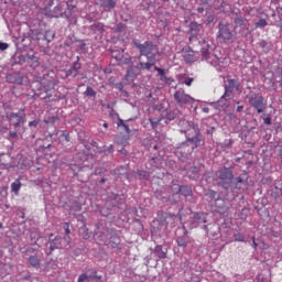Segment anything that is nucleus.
Instances as JSON below:
<instances>
[{
    "mask_svg": "<svg viewBox=\"0 0 282 282\" xmlns=\"http://www.w3.org/2000/svg\"><path fill=\"white\" fill-rule=\"evenodd\" d=\"M204 111H205V112H208V108H205Z\"/></svg>",
    "mask_w": 282,
    "mask_h": 282,
    "instance_id": "40",
    "label": "nucleus"
},
{
    "mask_svg": "<svg viewBox=\"0 0 282 282\" xmlns=\"http://www.w3.org/2000/svg\"><path fill=\"white\" fill-rule=\"evenodd\" d=\"M174 100L177 101L178 105H191L193 102V97L187 95L184 89L176 90L174 94Z\"/></svg>",
    "mask_w": 282,
    "mask_h": 282,
    "instance_id": "4",
    "label": "nucleus"
},
{
    "mask_svg": "<svg viewBox=\"0 0 282 282\" xmlns=\"http://www.w3.org/2000/svg\"><path fill=\"white\" fill-rule=\"evenodd\" d=\"M29 127H39V121H36V120L30 121Z\"/></svg>",
    "mask_w": 282,
    "mask_h": 282,
    "instance_id": "26",
    "label": "nucleus"
},
{
    "mask_svg": "<svg viewBox=\"0 0 282 282\" xmlns=\"http://www.w3.org/2000/svg\"><path fill=\"white\" fill-rule=\"evenodd\" d=\"M198 12L202 14V12H204V8H198Z\"/></svg>",
    "mask_w": 282,
    "mask_h": 282,
    "instance_id": "36",
    "label": "nucleus"
},
{
    "mask_svg": "<svg viewBox=\"0 0 282 282\" xmlns=\"http://www.w3.org/2000/svg\"><path fill=\"white\" fill-rule=\"evenodd\" d=\"M237 87H239V83L235 79H230L228 86H226V91H232Z\"/></svg>",
    "mask_w": 282,
    "mask_h": 282,
    "instance_id": "12",
    "label": "nucleus"
},
{
    "mask_svg": "<svg viewBox=\"0 0 282 282\" xmlns=\"http://www.w3.org/2000/svg\"><path fill=\"white\" fill-rule=\"evenodd\" d=\"M237 111H238V112L243 111V106H238V107H237Z\"/></svg>",
    "mask_w": 282,
    "mask_h": 282,
    "instance_id": "35",
    "label": "nucleus"
},
{
    "mask_svg": "<svg viewBox=\"0 0 282 282\" xmlns=\"http://www.w3.org/2000/svg\"><path fill=\"white\" fill-rule=\"evenodd\" d=\"M154 69H155V72H160L161 68L155 66Z\"/></svg>",
    "mask_w": 282,
    "mask_h": 282,
    "instance_id": "37",
    "label": "nucleus"
},
{
    "mask_svg": "<svg viewBox=\"0 0 282 282\" xmlns=\"http://www.w3.org/2000/svg\"><path fill=\"white\" fill-rule=\"evenodd\" d=\"M85 96H89L90 98H96V90L91 87H87L85 91Z\"/></svg>",
    "mask_w": 282,
    "mask_h": 282,
    "instance_id": "15",
    "label": "nucleus"
},
{
    "mask_svg": "<svg viewBox=\"0 0 282 282\" xmlns=\"http://www.w3.org/2000/svg\"><path fill=\"white\" fill-rule=\"evenodd\" d=\"M29 263L33 268H39L41 265V260H39V258L36 256H31L29 258Z\"/></svg>",
    "mask_w": 282,
    "mask_h": 282,
    "instance_id": "11",
    "label": "nucleus"
},
{
    "mask_svg": "<svg viewBox=\"0 0 282 282\" xmlns=\"http://www.w3.org/2000/svg\"><path fill=\"white\" fill-rule=\"evenodd\" d=\"M117 124H118V127H124L127 123H124V120L119 119Z\"/></svg>",
    "mask_w": 282,
    "mask_h": 282,
    "instance_id": "29",
    "label": "nucleus"
},
{
    "mask_svg": "<svg viewBox=\"0 0 282 282\" xmlns=\"http://www.w3.org/2000/svg\"><path fill=\"white\" fill-rule=\"evenodd\" d=\"M195 24H192V28L194 26Z\"/></svg>",
    "mask_w": 282,
    "mask_h": 282,
    "instance_id": "43",
    "label": "nucleus"
},
{
    "mask_svg": "<svg viewBox=\"0 0 282 282\" xmlns=\"http://www.w3.org/2000/svg\"><path fill=\"white\" fill-rule=\"evenodd\" d=\"M158 73H159V76H164V69L161 68V69H159Z\"/></svg>",
    "mask_w": 282,
    "mask_h": 282,
    "instance_id": "34",
    "label": "nucleus"
},
{
    "mask_svg": "<svg viewBox=\"0 0 282 282\" xmlns=\"http://www.w3.org/2000/svg\"><path fill=\"white\" fill-rule=\"evenodd\" d=\"M0 228H3V224L0 223Z\"/></svg>",
    "mask_w": 282,
    "mask_h": 282,
    "instance_id": "42",
    "label": "nucleus"
},
{
    "mask_svg": "<svg viewBox=\"0 0 282 282\" xmlns=\"http://www.w3.org/2000/svg\"><path fill=\"white\" fill-rule=\"evenodd\" d=\"M79 67H80V63H78V62L74 63L73 69H74L75 72H78V68H79Z\"/></svg>",
    "mask_w": 282,
    "mask_h": 282,
    "instance_id": "25",
    "label": "nucleus"
},
{
    "mask_svg": "<svg viewBox=\"0 0 282 282\" xmlns=\"http://www.w3.org/2000/svg\"><path fill=\"white\" fill-rule=\"evenodd\" d=\"M8 120L13 127H21L25 122V113L19 115L17 112H11L8 115Z\"/></svg>",
    "mask_w": 282,
    "mask_h": 282,
    "instance_id": "6",
    "label": "nucleus"
},
{
    "mask_svg": "<svg viewBox=\"0 0 282 282\" xmlns=\"http://www.w3.org/2000/svg\"><path fill=\"white\" fill-rule=\"evenodd\" d=\"M106 8H108L109 10L116 8V1L108 0L107 3H106Z\"/></svg>",
    "mask_w": 282,
    "mask_h": 282,
    "instance_id": "17",
    "label": "nucleus"
},
{
    "mask_svg": "<svg viewBox=\"0 0 282 282\" xmlns=\"http://www.w3.org/2000/svg\"><path fill=\"white\" fill-rule=\"evenodd\" d=\"M9 135H10V138H12V139H14V138H17V132H14V131H11V132H9Z\"/></svg>",
    "mask_w": 282,
    "mask_h": 282,
    "instance_id": "31",
    "label": "nucleus"
},
{
    "mask_svg": "<svg viewBox=\"0 0 282 282\" xmlns=\"http://www.w3.org/2000/svg\"><path fill=\"white\" fill-rule=\"evenodd\" d=\"M158 58L155 57V55H152L151 57H148V62H140V67L141 69H151V67H153V65H155Z\"/></svg>",
    "mask_w": 282,
    "mask_h": 282,
    "instance_id": "8",
    "label": "nucleus"
},
{
    "mask_svg": "<svg viewBox=\"0 0 282 282\" xmlns=\"http://www.w3.org/2000/svg\"><path fill=\"white\" fill-rule=\"evenodd\" d=\"M9 45L8 43L0 42V50L4 51L8 50Z\"/></svg>",
    "mask_w": 282,
    "mask_h": 282,
    "instance_id": "23",
    "label": "nucleus"
},
{
    "mask_svg": "<svg viewBox=\"0 0 282 282\" xmlns=\"http://www.w3.org/2000/svg\"><path fill=\"white\" fill-rule=\"evenodd\" d=\"M193 78H191V77H187V78H185V80H184V83L187 85V87H191V85H193Z\"/></svg>",
    "mask_w": 282,
    "mask_h": 282,
    "instance_id": "22",
    "label": "nucleus"
},
{
    "mask_svg": "<svg viewBox=\"0 0 282 282\" xmlns=\"http://www.w3.org/2000/svg\"><path fill=\"white\" fill-rule=\"evenodd\" d=\"M264 124H272V119L270 117L264 118Z\"/></svg>",
    "mask_w": 282,
    "mask_h": 282,
    "instance_id": "27",
    "label": "nucleus"
},
{
    "mask_svg": "<svg viewBox=\"0 0 282 282\" xmlns=\"http://www.w3.org/2000/svg\"><path fill=\"white\" fill-rule=\"evenodd\" d=\"M207 21H208V23H212V21H213V18H208V20H207Z\"/></svg>",
    "mask_w": 282,
    "mask_h": 282,
    "instance_id": "38",
    "label": "nucleus"
},
{
    "mask_svg": "<svg viewBox=\"0 0 282 282\" xmlns=\"http://www.w3.org/2000/svg\"><path fill=\"white\" fill-rule=\"evenodd\" d=\"M234 237L235 241H245L243 234H236Z\"/></svg>",
    "mask_w": 282,
    "mask_h": 282,
    "instance_id": "19",
    "label": "nucleus"
},
{
    "mask_svg": "<svg viewBox=\"0 0 282 282\" xmlns=\"http://www.w3.org/2000/svg\"><path fill=\"white\" fill-rule=\"evenodd\" d=\"M265 25H268V21H265V19H260V20L256 23V28H265Z\"/></svg>",
    "mask_w": 282,
    "mask_h": 282,
    "instance_id": "16",
    "label": "nucleus"
},
{
    "mask_svg": "<svg viewBox=\"0 0 282 282\" xmlns=\"http://www.w3.org/2000/svg\"><path fill=\"white\" fill-rule=\"evenodd\" d=\"M78 282H89V276L87 274L79 275Z\"/></svg>",
    "mask_w": 282,
    "mask_h": 282,
    "instance_id": "20",
    "label": "nucleus"
},
{
    "mask_svg": "<svg viewBox=\"0 0 282 282\" xmlns=\"http://www.w3.org/2000/svg\"><path fill=\"white\" fill-rule=\"evenodd\" d=\"M154 253L159 259H166V252L162 249V246H156L154 249Z\"/></svg>",
    "mask_w": 282,
    "mask_h": 282,
    "instance_id": "10",
    "label": "nucleus"
},
{
    "mask_svg": "<svg viewBox=\"0 0 282 282\" xmlns=\"http://www.w3.org/2000/svg\"><path fill=\"white\" fill-rule=\"evenodd\" d=\"M62 241H63V238H62V237H56V238L51 242V246H50L51 252H54V250H56V249L63 248Z\"/></svg>",
    "mask_w": 282,
    "mask_h": 282,
    "instance_id": "9",
    "label": "nucleus"
},
{
    "mask_svg": "<svg viewBox=\"0 0 282 282\" xmlns=\"http://www.w3.org/2000/svg\"><path fill=\"white\" fill-rule=\"evenodd\" d=\"M235 23L238 28H241V25H243L245 23L243 18L241 17L236 18Z\"/></svg>",
    "mask_w": 282,
    "mask_h": 282,
    "instance_id": "18",
    "label": "nucleus"
},
{
    "mask_svg": "<svg viewBox=\"0 0 282 282\" xmlns=\"http://www.w3.org/2000/svg\"><path fill=\"white\" fill-rule=\"evenodd\" d=\"M104 127L107 129L108 124H107V123H104Z\"/></svg>",
    "mask_w": 282,
    "mask_h": 282,
    "instance_id": "41",
    "label": "nucleus"
},
{
    "mask_svg": "<svg viewBox=\"0 0 282 282\" xmlns=\"http://www.w3.org/2000/svg\"><path fill=\"white\" fill-rule=\"evenodd\" d=\"M123 129L126 133H131V130L129 129V126L127 123L123 126Z\"/></svg>",
    "mask_w": 282,
    "mask_h": 282,
    "instance_id": "30",
    "label": "nucleus"
},
{
    "mask_svg": "<svg viewBox=\"0 0 282 282\" xmlns=\"http://www.w3.org/2000/svg\"><path fill=\"white\" fill-rule=\"evenodd\" d=\"M176 241H177V245H178V246L185 248V246H186V240H184V238H177Z\"/></svg>",
    "mask_w": 282,
    "mask_h": 282,
    "instance_id": "21",
    "label": "nucleus"
},
{
    "mask_svg": "<svg viewBox=\"0 0 282 282\" xmlns=\"http://www.w3.org/2000/svg\"><path fill=\"white\" fill-rule=\"evenodd\" d=\"M169 219H170V220H172V221H174L175 216H171V215H170V216H167V217L165 218V221H169Z\"/></svg>",
    "mask_w": 282,
    "mask_h": 282,
    "instance_id": "33",
    "label": "nucleus"
},
{
    "mask_svg": "<svg viewBox=\"0 0 282 282\" xmlns=\"http://www.w3.org/2000/svg\"><path fill=\"white\" fill-rule=\"evenodd\" d=\"M134 47L139 50L141 56H147V58L152 56L156 58V56L160 54L158 46L153 44V42H144L143 44L134 42Z\"/></svg>",
    "mask_w": 282,
    "mask_h": 282,
    "instance_id": "1",
    "label": "nucleus"
},
{
    "mask_svg": "<svg viewBox=\"0 0 282 282\" xmlns=\"http://www.w3.org/2000/svg\"><path fill=\"white\" fill-rule=\"evenodd\" d=\"M253 246H254V248H257V242H254V239H253Z\"/></svg>",
    "mask_w": 282,
    "mask_h": 282,
    "instance_id": "39",
    "label": "nucleus"
},
{
    "mask_svg": "<svg viewBox=\"0 0 282 282\" xmlns=\"http://www.w3.org/2000/svg\"><path fill=\"white\" fill-rule=\"evenodd\" d=\"M216 177L218 180V184L223 186V188H230L232 184V171L228 167H223L216 173Z\"/></svg>",
    "mask_w": 282,
    "mask_h": 282,
    "instance_id": "2",
    "label": "nucleus"
},
{
    "mask_svg": "<svg viewBox=\"0 0 282 282\" xmlns=\"http://www.w3.org/2000/svg\"><path fill=\"white\" fill-rule=\"evenodd\" d=\"M249 104L251 107H253V109L257 110L258 113H263L265 102L263 101V96H261V94L251 93L249 95Z\"/></svg>",
    "mask_w": 282,
    "mask_h": 282,
    "instance_id": "3",
    "label": "nucleus"
},
{
    "mask_svg": "<svg viewBox=\"0 0 282 282\" xmlns=\"http://www.w3.org/2000/svg\"><path fill=\"white\" fill-rule=\"evenodd\" d=\"M64 230H65L66 235H69V232H70L69 224H67V223L64 224Z\"/></svg>",
    "mask_w": 282,
    "mask_h": 282,
    "instance_id": "24",
    "label": "nucleus"
},
{
    "mask_svg": "<svg viewBox=\"0 0 282 282\" xmlns=\"http://www.w3.org/2000/svg\"><path fill=\"white\" fill-rule=\"evenodd\" d=\"M11 189L15 195H19V191H21V181H15L11 184Z\"/></svg>",
    "mask_w": 282,
    "mask_h": 282,
    "instance_id": "13",
    "label": "nucleus"
},
{
    "mask_svg": "<svg viewBox=\"0 0 282 282\" xmlns=\"http://www.w3.org/2000/svg\"><path fill=\"white\" fill-rule=\"evenodd\" d=\"M187 124L189 127V129L185 131L187 140L189 142H197V138H199V128L191 121H187Z\"/></svg>",
    "mask_w": 282,
    "mask_h": 282,
    "instance_id": "5",
    "label": "nucleus"
},
{
    "mask_svg": "<svg viewBox=\"0 0 282 282\" xmlns=\"http://www.w3.org/2000/svg\"><path fill=\"white\" fill-rule=\"evenodd\" d=\"M208 195H210L213 197V199H215V197H217V192L209 191Z\"/></svg>",
    "mask_w": 282,
    "mask_h": 282,
    "instance_id": "28",
    "label": "nucleus"
},
{
    "mask_svg": "<svg viewBox=\"0 0 282 282\" xmlns=\"http://www.w3.org/2000/svg\"><path fill=\"white\" fill-rule=\"evenodd\" d=\"M219 36L224 39V41H232V32L230 31V26H228V24H220Z\"/></svg>",
    "mask_w": 282,
    "mask_h": 282,
    "instance_id": "7",
    "label": "nucleus"
},
{
    "mask_svg": "<svg viewBox=\"0 0 282 282\" xmlns=\"http://www.w3.org/2000/svg\"><path fill=\"white\" fill-rule=\"evenodd\" d=\"M236 182H237V184H243V178L237 177V178H236Z\"/></svg>",
    "mask_w": 282,
    "mask_h": 282,
    "instance_id": "32",
    "label": "nucleus"
},
{
    "mask_svg": "<svg viewBox=\"0 0 282 282\" xmlns=\"http://www.w3.org/2000/svg\"><path fill=\"white\" fill-rule=\"evenodd\" d=\"M178 191L181 195H184V197H188L192 193L191 187L188 186H181Z\"/></svg>",
    "mask_w": 282,
    "mask_h": 282,
    "instance_id": "14",
    "label": "nucleus"
}]
</instances>
